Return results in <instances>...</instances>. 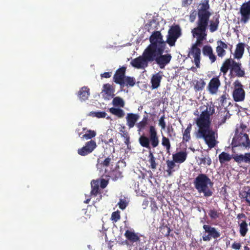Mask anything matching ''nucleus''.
<instances>
[{
    "instance_id": "nucleus-1",
    "label": "nucleus",
    "mask_w": 250,
    "mask_h": 250,
    "mask_svg": "<svg viewBox=\"0 0 250 250\" xmlns=\"http://www.w3.org/2000/svg\"><path fill=\"white\" fill-rule=\"evenodd\" d=\"M215 113L214 105L207 106L197 118L195 123L198 127L195 132L198 139H202L209 148L214 147L217 144V133L211 126L210 116Z\"/></svg>"
},
{
    "instance_id": "nucleus-2",
    "label": "nucleus",
    "mask_w": 250,
    "mask_h": 250,
    "mask_svg": "<svg viewBox=\"0 0 250 250\" xmlns=\"http://www.w3.org/2000/svg\"><path fill=\"white\" fill-rule=\"evenodd\" d=\"M165 50L161 47L149 45L143 54L133 59L130 64L135 68L144 69L148 66L149 62H155L158 55H160V53H164Z\"/></svg>"
},
{
    "instance_id": "nucleus-3",
    "label": "nucleus",
    "mask_w": 250,
    "mask_h": 250,
    "mask_svg": "<svg viewBox=\"0 0 250 250\" xmlns=\"http://www.w3.org/2000/svg\"><path fill=\"white\" fill-rule=\"evenodd\" d=\"M109 166V157L105 159L104 162L97 164L98 169L100 171H104L100 179L92 180L91 182V190L90 191L91 196H97L100 194V188H104L108 185L109 180V171L108 167Z\"/></svg>"
},
{
    "instance_id": "nucleus-4",
    "label": "nucleus",
    "mask_w": 250,
    "mask_h": 250,
    "mask_svg": "<svg viewBox=\"0 0 250 250\" xmlns=\"http://www.w3.org/2000/svg\"><path fill=\"white\" fill-rule=\"evenodd\" d=\"M247 129V126L243 123L236 126L231 142L232 149L236 147L245 149L250 148V139L246 132Z\"/></svg>"
},
{
    "instance_id": "nucleus-5",
    "label": "nucleus",
    "mask_w": 250,
    "mask_h": 250,
    "mask_svg": "<svg viewBox=\"0 0 250 250\" xmlns=\"http://www.w3.org/2000/svg\"><path fill=\"white\" fill-rule=\"evenodd\" d=\"M194 188L199 193H203L206 197H210L213 194L211 188L213 183L207 175L200 173L194 179L193 182Z\"/></svg>"
},
{
    "instance_id": "nucleus-6",
    "label": "nucleus",
    "mask_w": 250,
    "mask_h": 250,
    "mask_svg": "<svg viewBox=\"0 0 250 250\" xmlns=\"http://www.w3.org/2000/svg\"><path fill=\"white\" fill-rule=\"evenodd\" d=\"M149 137L144 134L141 135L139 138V142L140 145L150 150L151 146L155 148L159 144V136L155 126L150 125L149 127Z\"/></svg>"
},
{
    "instance_id": "nucleus-7",
    "label": "nucleus",
    "mask_w": 250,
    "mask_h": 250,
    "mask_svg": "<svg viewBox=\"0 0 250 250\" xmlns=\"http://www.w3.org/2000/svg\"><path fill=\"white\" fill-rule=\"evenodd\" d=\"M209 0H202L199 4L197 11L198 20L197 24L208 25L209 19L211 15V13L209 11L210 8Z\"/></svg>"
},
{
    "instance_id": "nucleus-8",
    "label": "nucleus",
    "mask_w": 250,
    "mask_h": 250,
    "mask_svg": "<svg viewBox=\"0 0 250 250\" xmlns=\"http://www.w3.org/2000/svg\"><path fill=\"white\" fill-rule=\"evenodd\" d=\"M197 26L192 30V33L194 37L196 36L197 40L195 44H193L191 47H198L200 45L202 42L206 39L207 36V29L208 25L197 24Z\"/></svg>"
},
{
    "instance_id": "nucleus-9",
    "label": "nucleus",
    "mask_w": 250,
    "mask_h": 250,
    "mask_svg": "<svg viewBox=\"0 0 250 250\" xmlns=\"http://www.w3.org/2000/svg\"><path fill=\"white\" fill-rule=\"evenodd\" d=\"M181 29L178 24L170 26L167 36L166 42L170 46L175 45L177 40L181 36Z\"/></svg>"
},
{
    "instance_id": "nucleus-10",
    "label": "nucleus",
    "mask_w": 250,
    "mask_h": 250,
    "mask_svg": "<svg viewBox=\"0 0 250 250\" xmlns=\"http://www.w3.org/2000/svg\"><path fill=\"white\" fill-rule=\"evenodd\" d=\"M234 90L232 92V97L234 101L236 102H242L245 98V92L243 85L239 81L234 83Z\"/></svg>"
},
{
    "instance_id": "nucleus-11",
    "label": "nucleus",
    "mask_w": 250,
    "mask_h": 250,
    "mask_svg": "<svg viewBox=\"0 0 250 250\" xmlns=\"http://www.w3.org/2000/svg\"><path fill=\"white\" fill-rule=\"evenodd\" d=\"M150 44L149 45L166 49V42L163 39V36L160 31H154L149 38Z\"/></svg>"
},
{
    "instance_id": "nucleus-12",
    "label": "nucleus",
    "mask_w": 250,
    "mask_h": 250,
    "mask_svg": "<svg viewBox=\"0 0 250 250\" xmlns=\"http://www.w3.org/2000/svg\"><path fill=\"white\" fill-rule=\"evenodd\" d=\"M203 228L205 232L208 233V235L204 234L203 236V241H209L212 238L217 239L220 236V233L215 228L208 225H204Z\"/></svg>"
},
{
    "instance_id": "nucleus-13",
    "label": "nucleus",
    "mask_w": 250,
    "mask_h": 250,
    "mask_svg": "<svg viewBox=\"0 0 250 250\" xmlns=\"http://www.w3.org/2000/svg\"><path fill=\"white\" fill-rule=\"evenodd\" d=\"M240 13L241 22L247 23L250 20V0L242 4L240 8Z\"/></svg>"
},
{
    "instance_id": "nucleus-14",
    "label": "nucleus",
    "mask_w": 250,
    "mask_h": 250,
    "mask_svg": "<svg viewBox=\"0 0 250 250\" xmlns=\"http://www.w3.org/2000/svg\"><path fill=\"white\" fill-rule=\"evenodd\" d=\"M163 53H160L155 61V62L161 69H164L165 66L170 62L172 56L170 54L163 55Z\"/></svg>"
},
{
    "instance_id": "nucleus-15",
    "label": "nucleus",
    "mask_w": 250,
    "mask_h": 250,
    "mask_svg": "<svg viewBox=\"0 0 250 250\" xmlns=\"http://www.w3.org/2000/svg\"><path fill=\"white\" fill-rule=\"evenodd\" d=\"M94 141L90 140L86 143L85 146L78 149V153L81 156H85L91 153L96 147Z\"/></svg>"
},
{
    "instance_id": "nucleus-16",
    "label": "nucleus",
    "mask_w": 250,
    "mask_h": 250,
    "mask_svg": "<svg viewBox=\"0 0 250 250\" xmlns=\"http://www.w3.org/2000/svg\"><path fill=\"white\" fill-rule=\"evenodd\" d=\"M220 85L221 82L219 80V76H216L210 80L207 88L209 93L215 94L218 92Z\"/></svg>"
},
{
    "instance_id": "nucleus-17",
    "label": "nucleus",
    "mask_w": 250,
    "mask_h": 250,
    "mask_svg": "<svg viewBox=\"0 0 250 250\" xmlns=\"http://www.w3.org/2000/svg\"><path fill=\"white\" fill-rule=\"evenodd\" d=\"M188 56L194 59V62L197 68L200 66L201 50L198 47H191Z\"/></svg>"
},
{
    "instance_id": "nucleus-18",
    "label": "nucleus",
    "mask_w": 250,
    "mask_h": 250,
    "mask_svg": "<svg viewBox=\"0 0 250 250\" xmlns=\"http://www.w3.org/2000/svg\"><path fill=\"white\" fill-rule=\"evenodd\" d=\"M125 67H122L117 70L113 76V80L115 83L119 84H123V79L125 77Z\"/></svg>"
},
{
    "instance_id": "nucleus-19",
    "label": "nucleus",
    "mask_w": 250,
    "mask_h": 250,
    "mask_svg": "<svg viewBox=\"0 0 250 250\" xmlns=\"http://www.w3.org/2000/svg\"><path fill=\"white\" fill-rule=\"evenodd\" d=\"M233 62V65L231 67V72L235 73L236 76L238 77H244L245 76V72L242 68L241 62H236L235 61Z\"/></svg>"
},
{
    "instance_id": "nucleus-20",
    "label": "nucleus",
    "mask_w": 250,
    "mask_h": 250,
    "mask_svg": "<svg viewBox=\"0 0 250 250\" xmlns=\"http://www.w3.org/2000/svg\"><path fill=\"white\" fill-rule=\"evenodd\" d=\"M161 73V72H159L152 76L150 80L151 88L152 89H157L160 86L161 82L163 78Z\"/></svg>"
},
{
    "instance_id": "nucleus-21",
    "label": "nucleus",
    "mask_w": 250,
    "mask_h": 250,
    "mask_svg": "<svg viewBox=\"0 0 250 250\" xmlns=\"http://www.w3.org/2000/svg\"><path fill=\"white\" fill-rule=\"evenodd\" d=\"M246 44L243 42H239L236 45V48L233 54L234 59H241L244 55Z\"/></svg>"
},
{
    "instance_id": "nucleus-22",
    "label": "nucleus",
    "mask_w": 250,
    "mask_h": 250,
    "mask_svg": "<svg viewBox=\"0 0 250 250\" xmlns=\"http://www.w3.org/2000/svg\"><path fill=\"white\" fill-rule=\"evenodd\" d=\"M203 55L209 58L211 63L215 62L216 60V57L213 53V49L209 45H205L202 49Z\"/></svg>"
},
{
    "instance_id": "nucleus-23",
    "label": "nucleus",
    "mask_w": 250,
    "mask_h": 250,
    "mask_svg": "<svg viewBox=\"0 0 250 250\" xmlns=\"http://www.w3.org/2000/svg\"><path fill=\"white\" fill-rule=\"evenodd\" d=\"M208 215L212 221L220 219L223 216V213L219 208H216L214 207L210 208L208 210Z\"/></svg>"
},
{
    "instance_id": "nucleus-24",
    "label": "nucleus",
    "mask_w": 250,
    "mask_h": 250,
    "mask_svg": "<svg viewBox=\"0 0 250 250\" xmlns=\"http://www.w3.org/2000/svg\"><path fill=\"white\" fill-rule=\"evenodd\" d=\"M139 118L138 114L132 113H127L126 116V125L129 128L133 127Z\"/></svg>"
},
{
    "instance_id": "nucleus-25",
    "label": "nucleus",
    "mask_w": 250,
    "mask_h": 250,
    "mask_svg": "<svg viewBox=\"0 0 250 250\" xmlns=\"http://www.w3.org/2000/svg\"><path fill=\"white\" fill-rule=\"evenodd\" d=\"M218 46L216 47V52L217 55L221 58L224 57L226 53V51L225 50L227 49L228 47V45L221 40H219L217 42Z\"/></svg>"
},
{
    "instance_id": "nucleus-26",
    "label": "nucleus",
    "mask_w": 250,
    "mask_h": 250,
    "mask_svg": "<svg viewBox=\"0 0 250 250\" xmlns=\"http://www.w3.org/2000/svg\"><path fill=\"white\" fill-rule=\"evenodd\" d=\"M90 95V90L86 86L82 87L78 93V97L79 100L82 101H85L88 99Z\"/></svg>"
},
{
    "instance_id": "nucleus-27",
    "label": "nucleus",
    "mask_w": 250,
    "mask_h": 250,
    "mask_svg": "<svg viewBox=\"0 0 250 250\" xmlns=\"http://www.w3.org/2000/svg\"><path fill=\"white\" fill-rule=\"evenodd\" d=\"M187 157V153L186 151H179L172 155V159L176 163H183Z\"/></svg>"
},
{
    "instance_id": "nucleus-28",
    "label": "nucleus",
    "mask_w": 250,
    "mask_h": 250,
    "mask_svg": "<svg viewBox=\"0 0 250 250\" xmlns=\"http://www.w3.org/2000/svg\"><path fill=\"white\" fill-rule=\"evenodd\" d=\"M147 159V162L149 164L148 167L153 170L156 169L158 164L156 162V158L155 157L153 152L151 150H149L148 151Z\"/></svg>"
},
{
    "instance_id": "nucleus-29",
    "label": "nucleus",
    "mask_w": 250,
    "mask_h": 250,
    "mask_svg": "<svg viewBox=\"0 0 250 250\" xmlns=\"http://www.w3.org/2000/svg\"><path fill=\"white\" fill-rule=\"evenodd\" d=\"M125 238L130 242L133 243L140 241V237L135 232L126 230L125 233Z\"/></svg>"
},
{
    "instance_id": "nucleus-30",
    "label": "nucleus",
    "mask_w": 250,
    "mask_h": 250,
    "mask_svg": "<svg viewBox=\"0 0 250 250\" xmlns=\"http://www.w3.org/2000/svg\"><path fill=\"white\" fill-rule=\"evenodd\" d=\"M219 17V15H218L214 17L212 20H209V29L210 32L213 33L217 30L220 22Z\"/></svg>"
},
{
    "instance_id": "nucleus-31",
    "label": "nucleus",
    "mask_w": 250,
    "mask_h": 250,
    "mask_svg": "<svg viewBox=\"0 0 250 250\" xmlns=\"http://www.w3.org/2000/svg\"><path fill=\"white\" fill-rule=\"evenodd\" d=\"M235 61L232 59H227L225 60V61L223 62L220 70L221 72L223 73L224 75L226 74L228 72L229 68H230L231 70V67L233 65V62Z\"/></svg>"
},
{
    "instance_id": "nucleus-32",
    "label": "nucleus",
    "mask_w": 250,
    "mask_h": 250,
    "mask_svg": "<svg viewBox=\"0 0 250 250\" xmlns=\"http://www.w3.org/2000/svg\"><path fill=\"white\" fill-rule=\"evenodd\" d=\"M218 120L220 121L219 122V125H221L224 124L226 120L230 118V115L229 111L224 110L223 111H220L218 112L217 115Z\"/></svg>"
},
{
    "instance_id": "nucleus-33",
    "label": "nucleus",
    "mask_w": 250,
    "mask_h": 250,
    "mask_svg": "<svg viewBox=\"0 0 250 250\" xmlns=\"http://www.w3.org/2000/svg\"><path fill=\"white\" fill-rule=\"evenodd\" d=\"M136 83L135 79L131 77H125L123 79V84H120L121 87H124L125 86H133Z\"/></svg>"
},
{
    "instance_id": "nucleus-34",
    "label": "nucleus",
    "mask_w": 250,
    "mask_h": 250,
    "mask_svg": "<svg viewBox=\"0 0 250 250\" xmlns=\"http://www.w3.org/2000/svg\"><path fill=\"white\" fill-rule=\"evenodd\" d=\"M192 129V125L189 124L187 128L184 130L183 133V142H188L191 139L190 132Z\"/></svg>"
},
{
    "instance_id": "nucleus-35",
    "label": "nucleus",
    "mask_w": 250,
    "mask_h": 250,
    "mask_svg": "<svg viewBox=\"0 0 250 250\" xmlns=\"http://www.w3.org/2000/svg\"><path fill=\"white\" fill-rule=\"evenodd\" d=\"M176 162H175L173 159L172 160H167L166 161V164L167 167L166 171L168 176H171L172 172L175 171L174 168L176 166Z\"/></svg>"
},
{
    "instance_id": "nucleus-36",
    "label": "nucleus",
    "mask_w": 250,
    "mask_h": 250,
    "mask_svg": "<svg viewBox=\"0 0 250 250\" xmlns=\"http://www.w3.org/2000/svg\"><path fill=\"white\" fill-rule=\"evenodd\" d=\"M219 160L221 164H224L225 162H229L232 157V155H230L229 153L222 152L218 156Z\"/></svg>"
},
{
    "instance_id": "nucleus-37",
    "label": "nucleus",
    "mask_w": 250,
    "mask_h": 250,
    "mask_svg": "<svg viewBox=\"0 0 250 250\" xmlns=\"http://www.w3.org/2000/svg\"><path fill=\"white\" fill-rule=\"evenodd\" d=\"M110 113L118 118H122L125 115L124 111L120 108L111 107Z\"/></svg>"
},
{
    "instance_id": "nucleus-38",
    "label": "nucleus",
    "mask_w": 250,
    "mask_h": 250,
    "mask_svg": "<svg viewBox=\"0 0 250 250\" xmlns=\"http://www.w3.org/2000/svg\"><path fill=\"white\" fill-rule=\"evenodd\" d=\"M162 145L166 149L167 153H169L171 148V144L169 139L166 136L162 135Z\"/></svg>"
},
{
    "instance_id": "nucleus-39",
    "label": "nucleus",
    "mask_w": 250,
    "mask_h": 250,
    "mask_svg": "<svg viewBox=\"0 0 250 250\" xmlns=\"http://www.w3.org/2000/svg\"><path fill=\"white\" fill-rule=\"evenodd\" d=\"M202 156L203 157L199 158V160L200 161L199 165H203V166H210L211 164L212 161L209 155L208 154L205 156H203V155H202Z\"/></svg>"
},
{
    "instance_id": "nucleus-40",
    "label": "nucleus",
    "mask_w": 250,
    "mask_h": 250,
    "mask_svg": "<svg viewBox=\"0 0 250 250\" xmlns=\"http://www.w3.org/2000/svg\"><path fill=\"white\" fill-rule=\"evenodd\" d=\"M122 177V172L119 169H115L110 171V178L113 181H116Z\"/></svg>"
},
{
    "instance_id": "nucleus-41",
    "label": "nucleus",
    "mask_w": 250,
    "mask_h": 250,
    "mask_svg": "<svg viewBox=\"0 0 250 250\" xmlns=\"http://www.w3.org/2000/svg\"><path fill=\"white\" fill-rule=\"evenodd\" d=\"M239 227L240 235L241 236L244 237L248 231V224L245 221H243L239 224Z\"/></svg>"
},
{
    "instance_id": "nucleus-42",
    "label": "nucleus",
    "mask_w": 250,
    "mask_h": 250,
    "mask_svg": "<svg viewBox=\"0 0 250 250\" xmlns=\"http://www.w3.org/2000/svg\"><path fill=\"white\" fill-rule=\"evenodd\" d=\"M112 104L115 107H123L125 106V102L122 98L120 97H116L112 101Z\"/></svg>"
},
{
    "instance_id": "nucleus-43",
    "label": "nucleus",
    "mask_w": 250,
    "mask_h": 250,
    "mask_svg": "<svg viewBox=\"0 0 250 250\" xmlns=\"http://www.w3.org/2000/svg\"><path fill=\"white\" fill-rule=\"evenodd\" d=\"M101 94L104 99H109V83L104 85Z\"/></svg>"
},
{
    "instance_id": "nucleus-44",
    "label": "nucleus",
    "mask_w": 250,
    "mask_h": 250,
    "mask_svg": "<svg viewBox=\"0 0 250 250\" xmlns=\"http://www.w3.org/2000/svg\"><path fill=\"white\" fill-rule=\"evenodd\" d=\"M232 157L234 161L238 164H240L242 162L246 163V156L245 154H232Z\"/></svg>"
},
{
    "instance_id": "nucleus-45",
    "label": "nucleus",
    "mask_w": 250,
    "mask_h": 250,
    "mask_svg": "<svg viewBox=\"0 0 250 250\" xmlns=\"http://www.w3.org/2000/svg\"><path fill=\"white\" fill-rule=\"evenodd\" d=\"M206 83L203 79H200L196 82V83L194 85V88L197 91L202 90L205 86Z\"/></svg>"
},
{
    "instance_id": "nucleus-46",
    "label": "nucleus",
    "mask_w": 250,
    "mask_h": 250,
    "mask_svg": "<svg viewBox=\"0 0 250 250\" xmlns=\"http://www.w3.org/2000/svg\"><path fill=\"white\" fill-rule=\"evenodd\" d=\"M128 204V201L127 200V199L124 197L123 198H120V201L118 203V205L119 207V208L122 210L125 209L126 207L127 206Z\"/></svg>"
},
{
    "instance_id": "nucleus-47",
    "label": "nucleus",
    "mask_w": 250,
    "mask_h": 250,
    "mask_svg": "<svg viewBox=\"0 0 250 250\" xmlns=\"http://www.w3.org/2000/svg\"><path fill=\"white\" fill-rule=\"evenodd\" d=\"M125 126L123 127L120 131L121 135L125 139V143L126 144H128L129 142L130 137L127 131L125 130Z\"/></svg>"
},
{
    "instance_id": "nucleus-48",
    "label": "nucleus",
    "mask_w": 250,
    "mask_h": 250,
    "mask_svg": "<svg viewBox=\"0 0 250 250\" xmlns=\"http://www.w3.org/2000/svg\"><path fill=\"white\" fill-rule=\"evenodd\" d=\"M96 135V132L94 130H88L86 133L83 135L82 139H85L86 140L90 139L94 137Z\"/></svg>"
},
{
    "instance_id": "nucleus-49",
    "label": "nucleus",
    "mask_w": 250,
    "mask_h": 250,
    "mask_svg": "<svg viewBox=\"0 0 250 250\" xmlns=\"http://www.w3.org/2000/svg\"><path fill=\"white\" fill-rule=\"evenodd\" d=\"M147 125V124L144 122H142L141 121L138 123L136 125V126L137 128V131L138 133H140L141 132L143 131L146 129V127Z\"/></svg>"
},
{
    "instance_id": "nucleus-50",
    "label": "nucleus",
    "mask_w": 250,
    "mask_h": 250,
    "mask_svg": "<svg viewBox=\"0 0 250 250\" xmlns=\"http://www.w3.org/2000/svg\"><path fill=\"white\" fill-rule=\"evenodd\" d=\"M165 115L162 116L158 121V125L159 126L161 127V130H164L166 127V123L165 121Z\"/></svg>"
},
{
    "instance_id": "nucleus-51",
    "label": "nucleus",
    "mask_w": 250,
    "mask_h": 250,
    "mask_svg": "<svg viewBox=\"0 0 250 250\" xmlns=\"http://www.w3.org/2000/svg\"><path fill=\"white\" fill-rule=\"evenodd\" d=\"M120 211L117 210L116 211H114L112 213L111 215V219L114 222H117L120 219Z\"/></svg>"
},
{
    "instance_id": "nucleus-52",
    "label": "nucleus",
    "mask_w": 250,
    "mask_h": 250,
    "mask_svg": "<svg viewBox=\"0 0 250 250\" xmlns=\"http://www.w3.org/2000/svg\"><path fill=\"white\" fill-rule=\"evenodd\" d=\"M227 98L226 94H223L219 98V102L221 103V105L223 106H224L227 104Z\"/></svg>"
},
{
    "instance_id": "nucleus-53",
    "label": "nucleus",
    "mask_w": 250,
    "mask_h": 250,
    "mask_svg": "<svg viewBox=\"0 0 250 250\" xmlns=\"http://www.w3.org/2000/svg\"><path fill=\"white\" fill-rule=\"evenodd\" d=\"M161 229V230H162L163 231H164L165 232V233L164 234V235L165 236L167 237L169 235V233L171 231V229L169 227H168L167 226H163V227H162Z\"/></svg>"
},
{
    "instance_id": "nucleus-54",
    "label": "nucleus",
    "mask_w": 250,
    "mask_h": 250,
    "mask_svg": "<svg viewBox=\"0 0 250 250\" xmlns=\"http://www.w3.org/2000/svg\"><path fill=\"white\" fill-rule=\"evenodd\" d=\"M244 196H245L244 198H245L246 201L250 206V189L248 191L244 192Z\"/></svg>"
},
{
    "instance_id": "nucleus-55",
    "label": "nucleus",
    "mask_w": 250,
    "mask_h": 250,
    "mask_svg": "<svg viewBox=\"0 0 250 250\" xmlns=\"http://www.w3.org/2000/svg\"><path fill=\"white\" fill-rule=\"evenodd\" d=\"M193 0H182V5L183 7H186L190 5Z\"/></svg>"
},
{
    "instance_id": "nucleus-56",
    "label": "nucleus",
    "mask_w": 250,
    "mask_h": 250,
    "mask_svg": "<svg viewBox=\"0 0 250 250\" xmlns=\"http://www.w3.org/2000/svg\"><path fill=\"white\" fill-rule=\"evenodd\" d=\"M107 114L104 111L96 112V117L98 118H104Z\"/></svg>"
},
{
    "instance_id": "nucleus-57",
    "label": "nucleus",
    "mask_w": 250,
    "mask_h": 250,
    "mask_svg": "<svg viewBox=\"0 0 250 250\" xmlns=\"http://www.w3.org/2000/svg\"><path fill=\"white\" fill-rule=\"evenodd\" d=\"M241 247V245L240 243H238V242H234L232 246H231V248L234 250H239L240 249Z\"/></svg>"
},
{
    "instance_id": "nucleus-58",
    "label": "nucleus",
    "mask_w": 250,
    "mask_h": 250,
    "mask_svg": "<svg viewBox=\"0 0 250 250\" xmlns=\"http://www.w3.org/2000/svg\"><path fill=\"white\" fill-rule=\"evenodd\" d=\"M167 133L168 134L169 137H171V133L174 132V128L171 125H168L167 129Z\"/></svg>"
},
{
    "instance_id": "nucleus-59",
    "label": "nucleus",
    "mask_w": 250,
    "mask_h": 250,
    "mask_svg": "<svg viewBox=\"0 0 250 250\" xmlns=\"http://www.w3.org/2000/svg\"><path fill=\"white\" fill-rule=\"evenodd\" d=\"M246 163H250V152L246 153Z\"/></svg>"
},
{
    "instance_id": "nucleus-60",
    "label": "nucleus",
    "mask_w": 250,
    "mask_h": 250,
    "mask_svg": "<svg viewBox=\"0 0 250 250\" xmlns=\"http://www.w3.org/2000/svg\"><path fill=\"white\" fill-rule=\"evenodd\" d=\"M102 78H109V72H104L101 74Z\"/></svg>"
},
{
    "instance_id": "nucleus-61",
    "label": "nucleus",
    "mask_w": 250,
    "mask_h": 250,
    "mask_svg": "<svg viewBox=\"0 0 250 250\" xmlns=\"http://www.w3.org/2000/svg\"><path fill=\"white\" fill-rule=\"evenodd\" d=\"M106 136H107V133H106L105 134H104L103 135H101L102 141L105 142L106 144L108 143V141L105 138Z\"/></svg>"
},
{
    "instance_id": "nucleus-62",
    "label": "nucleus",
    "mask_w": 250,
    "mask_h": 250,
    "mask_svg": "<svg viewBox=\"0 0 250 250\" xmlns=\"http://www.w3.org/2000/svg\"><path fill=\"white\" fill-rule=\"evenodd\" d=\"M87 116L92 117H96V112L91 111L88 113Z\"/></svg>"
},
{
    "instance_id": "nucleus-63",
    "label": "nucleus",
    "mask_w": 250,
    "mask_h": 250,
    "mask_svg": "<svg viewBox=\"0 0 250 250\" xmlns=\"http://www.w3.org/2000/svg\"><path fill=\"white\" fill-rule=\"evenodd\" d=\"M237 218L238 219H241V218H246V216L244 213H239L237 215Z\"/></svg>"
},
{
    "instance_id": "nucleus-64",
    "label": "nucleus",
    "mask_w": 250,
    "mask_h": 250,
    "mask_svg": "<svg viewBox=\"0 0 250 250\" xmlns=\"http://www.w3.org/2000/svg\"><path fill=\"white\" fill-rule=\"evenodd\" d=\"M148 203H149V202L148 201L147 199H145L144 201H143V204H142V205L143 206H145V207L144 208H145L146 207H147L148 205Z\"/></svg>"
}]
</instances>
